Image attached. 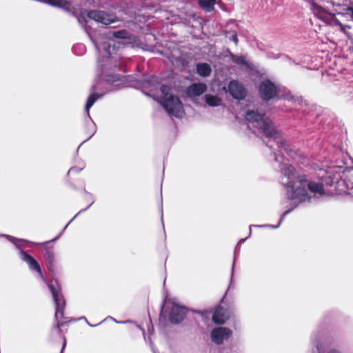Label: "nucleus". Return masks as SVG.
I'll return each mask as SVG.
<instances>
[{
  "instance_id": "nucleus-1",
  "label": "nucleus",
  "mask_w": 353,
  "mask_h": 353,
  "mask_svg": "<svg viewBox=\"0 0 353 353\" xmlns=\"http://www.w3.org/2000/svg\"><path fill=\"white\" fill-rule=\"evenodd\" d=\"M283 174L284 177L287 178L284 183L290 199L305 201L310 199L307 194V179L305 175H296L292 166L288 167Z\"/></svg>"
},
{
  "instance_id": "nucleus-2",
  "label": "nucleus",
  "mask_w": 353,
  "mask_h": 353,
  "mask_svg": "<svg viewBox=\"0 0 353 353\" xmlns=\"http://www.w3.org/2000/svg\"><path fill=\"white\" fill-rule=\"evenodd\" d=\"M234 309L233 303L229 301L225 294L219 305H216L212 311V321L216 325H223L232 314Z\"/></svg>"
},
{
  "instance_id": "nucleus-3",
  "label": "nucleus",
  "mask_w": 353,
  "mask_h": 353,
  "mask_svg": "<svg viewBox=\"0 0 353 353\" xmlns=\"http://www.w3.org/2000/svg\"><path fill=\"white\" fill-rule=\"evenodd\" d=\"M54 282L56 285H54L52 283H48V286L52 293L53 300L56 305L55 319L58 320L59 314L61 316L63 315V309L65 302L61 292V286L57 279H54Z\"/></svg>"
},
{
  "instance_id": "nucleus-4",
  "label": "nucleus",
  "mask_w": 353,
  "mask_h": 353,
  "mask_svg": "<svg viewBox=\"0 0 353 353\" xmlns=\"http://www.w3.org/2000/svg\"><path fill=\"white\" fill-rule=\"evenodd\" d=\"M259 94L263 101H269L279 97V89L271 80L265 79L259 85Z\"/></svg>"
},
{
  "instance_id": "nucleus-5",
  "label": "nucleus",
  "mask_w": 353,
  "mask_h": 353,
  "mask_svg": "<svg viewBox=\"0 0 353 353\" xmlns=\"http://www.w3.org/2000/svg\"><path fill=\"white\" fill-rule=\"evenodd\" d=\"M87 17L98 23L108 26L119 21L115 14L102 10H89Z\"/></svg>"
},
{
  "instance_id": "nucleus-6",
  "label": "nucleus",
  "mask_w": 353,
  "mask_h": 353,
  "mask_svg": "<svg viewBox=\"0 0 353 353\" xmlns=\"http://www.w3.org/2000/svg\"><path fill=\"white\" fill-rule=\"evenodd\" d=\"M161 104L169 114L179 117L183 110V104L178 97L169 96L161 101Z\"/></svg>"
},
{
  "instance_id": "nucleus-7",
  "label": "nucleus",
  "mask_w": 353,
  "mask_h": 353,
  "mask_svg": "<svg viewBox=\"0 0 353 353\" xmlns=\"http://www.w3.org/2000/svg\"><path fill=\"white\" fill-rule=\"evenodd\" d=\"M232 335V331L226 327L214 328L211 332V339L216 345H221L224 340L228 339Z\"/></svg>"
},
{
  "instance_id": "nucleus-8",
  "label": "nucleus",
  "mask_w": 353,
  "mask_h": 353,
  "mask_svg": "<svg viewBox=\"0 0 353 353\" xmlns=\"http://www.w3.org/2000/svg\"><path fill=\"white\" fill-rule=\"evenodd\" d=\"M228 92L235 99L243 100L247 95L245 88L236 81H232L228 85Z\"/></svg>"
},
{
  "instance_id": "nucleus-9",
  "label": "nucleus",
  "mask_w": 353,
  "mask_h": 353,
  "mask_svg": "<svg viewBox=\"0 0 353 353\" xmlns=\"http://www.w3.org/2000/svg\"><path fill=\"white\" fill-rule=\"evenodd\" d=\"M266 137H272L276 139L277 130L271 119L266 117L256 127Z\"/></svg>"
},
{
  "instance_id": "nucleus-10",
  "label": "nucleus",
  "mask_w": 353,
  "mask_h": 353,
  "mask_svg": "<svg viewBox=\"0 0 353 353\" xmlns=\"http://www.w3.org/2000/svg\"><path fill=\"white\" fill-rule=\"evenodd\" d=\"M185 316V308L175 304L171 308L169 320L172 323L178 324L183 321Z\"/></svg>"
},
{
  "instance_id": "nucleus-11",
  "label": "nucleus",
  "mask_w": 353,
  "mask_h": 353,
  "mask_svg": "<svg viewBox=\"0 0 353 353\" xmlns=\"http://www.w3.org/2000/svg\"><path fill=\"white\" fill-rule=\"evenodd\" d=\"M21 259L25 261L31 270L35 271L40 276L43 275L41 268L37 261L23 250L20 252Z\"/></svg>"
},
{
  "instance_id": "nucleus-12",
  "label": "nucleus",
  "mask_w": 353,
  "mask_h": 353,
  "mask_svg": "<svg viewBox=\"0 0 353 353\" xmlns=\"http://www.w3.org/2000/svg\"><path fill=\"white\" fill-rule=\"evenodd\" d=\"M207 90L204 83H194L187 88L186 94L190 97H199Z\"/></svg>"
},
{
  "instance_id": "nucleus-13",
  "label": "nucleus",
  "mask_w": 353,
  "mask_h": 353,
  "mask_svg": "<svg viewBox=\"0 0 353 353\" xmlns=\"http://www.w3.org/2000/svg\"><path fill=\"white\" fill-rule=\"evenodd\" d=\"M265 114H260L254 110H248L245 115V119L252 123L254 128H256L265 119Z\"/></svg>"
},
{
  "instance_id": "nucleus-14",
  "label": "nucleus",
  "mask_w": 353,
  "mask_h": 353,
  "mask_svg": "<svg viewBox=\"0 0 353 353\" xmlns=\"http://www.w3.org/2000/svg\"><path fill=\"white\" fill-rule=\"evenodd\" d=\"M307 190L314 194H319L321 196L325 194V190L323 183H316L307 179Z\"/></svg>"
},
{
  "instance_id": "nucleus-15",
  "label": "nucleus",
  "mask_w": 353,
  "mask_h": 353,
  "mask_svg": "<svg viewBox=\"0 0 353 353\" xmlns=\"http://www.w3.org/2000/svg\"><path fill=\"white\" fill-rule=\"evenodd\" d=\"M312 10H313L314 15L322 20L325 19L327 17V15L334 17V14L329 13L323 7L318 5L315 2H312Z\"/></svg>"
},
{
  "instance_id": "nucleus-16",
  "label": "nucleus",
  "mask_w": 353,
  "mask_h": 353,
  "mask_svg": "<svg viewBox=\"0 0 353 353\" xmlns=\"http://www.w3.org/2000/svg\"><path fill=\"white\" fill-rule=\"evenodd\" d=\"M196 72L203 77H209L212 72L210 65L207 63H200L196 66Z\"/></svg>"
},
{
  "instance_id": "nucleus-17",
  "label": "nucleus",
  "mask_w": 353,
  "mask_h": 353,
  "mask_svg": "<svg viewBox=\"0 0 353 353\" xmlns=\"http://www.w3.org/2000/svg\"><path fill=\"white\" fill-rule=\"evenodd\" d=\"M216 0H199L198 4L200 8L206 12H212L214 10Z\"/></svg>"
},
{
  "instance_id": "nucleus-18",
  "label": "nucleus",
  "mask_w": 353,
  "mask_h": 353,
  "mask_svg": "<svg viewBox=\"0 0 353 353\" xmlns=\"http://www.w3.org/2000/svg\"><path fill=\"white\" fill-rule=\"evenodd\" d=\"M205 99L206 103L212 107L219 106L221 104V99L215 95L205 94Z\"/></svg>"
},
{
  "instance_id": "nucleus-19",
  "label": "nucleus",
  "mask_w": 353,
  "mask_h": 353,
  "mask_svg": "<svg viewBox=\"0 0 353 353\" xmlns=\"http://www.w3.org/2000/svg\"><path fill=\"white\" fill-rule=\"evenodd\" d=\"M39 1L57 8H64L68 5L67 0H39Z\"/></svg>"
},
{
  "instance_id": "nucleus-20",
  "label": "nucleus",
  "mask_w": 353,
  "mask_h": 353,
  "mask_svg": "<svg viewBox=\"0 0 353 353\" xmlns=\"http://www.w3.org/2000/svg\"><path fill=\"white\" fill-rule=\"evenodd\" d=\"M101 97V95L98 94L97 93L92 94L89 96V97L87 99L85 109L87 112V114L89 115V110L90 108L93 105V104L95 103V101Z\"/></svg>"
},
{
  "instance_id": "nucleus-21",
  "label": "nucleus",
  "mask_w": 353,
  "mask_h": 353,
  "mask_svg": "<svg viewBox=\"0 0 353 353\" xmlns=\"http://www.w3.org/2000/svg\"><path fill=\"white\" fill-rule=\"evenodd\" d=\"M47 262V268L48 271L52 274V276H54L57 274V265L55 256L50 259H46Z\"/></svg>"
},
{
  "instance_id": "nucleus-22",
  "label": "nucleus",
  "mask_w": 353,
  "mask_h": 353,
  "mask_svg": "<svg viewBox=\"0 0 353 353\" xmlns=\"http://www.w3.org/2000/svg\"><path fill=\"white\" fill-rule=\"evenodd\" d=\"M50 242H46L45 243V253H44V257L46 259H50L53 256H54V247L52 245H48Z\"/></svg>"
},
{
  "instance_id": "nucleus-23",
  "label": "nucleus",
  "mask_w": 353,
  "mask_h": 353,
  "mask_svg": "<svg viewBox=\"0 0 353 353\" xmlns=\"http://www.w3.org/2000/svg\"><path fill=\"white\" fill-rule=\"evenodd\" d=\"M230 58H231V60L236 64L243 65H247V62L245 60V58L242 56H236V55H234V54H230Z\"/></svg>"
},
{
  "instance_id": "nucleus-24",
  "label": "nucleus",
  "mask_w": 353,
  "mask_h": 353,
  "mask_svg": "<svg viewBox=\"0 0 353 353\" xmlns=\"http://www.w3.org/2000/svg\"><path fill=\"white\" fill-rule=\"evenodd\" d=\"M112 34L115 38H119V39H129L130 38V34L126 30H121L113 32Z\"/></svg>"
},
{
  "instance_id": "nucleus-25",
  "label": "nucleus",
  "mask_w": 353,
  "mask_h": 353,
  "mask_svg": "<svg viewBox=\"0 0 353 353\" xmlns=\"http://www.w3.org/2000/svg\"><path fill=\"white\" fill-rule=\"evenodd\" d=\"M171 88L166 85H162L161 87V92L162 94V100H163L165 98H168L169 96H174L170 93Z\"/></svg>"
},
{
  "instance_id": "nucleus-26",
  "label": "nucleus",
  "mask_w": 353,
  "mask_h": 353,
  "mask_svg": "<svg viewBox=\"0 0 353 353\" xmlns=\"http://www.w3.org/2000/svg\"><path fill=\"white\" fill-rule=\"evenodd\" d=\"M70 321H72V320L63 321H61V322H57V323L55 325V327L59 330V334H61V332H62V330H61V327H63L64 325H65L66 324H68Z\"/></svg>"
},
{
  "instance_id": "nucleus-27",
  "label": "nucleus",
  "mask_w": 353,
  "mask_h": 353,
  "mask_svg": "<svg viewBox=\"0 0 353 353\" xmlns=\"http://www.w3.org/2000/svg\"><path fill=\"white\" fill-rule=\"evenodd\" d=\"M70 185L74 190H77V189H83V190H85L83 183V182L81 181H79L78 185L77 186H74L72 183H70Z\"/></svg>"
},
{
  "instance_id": "nucleus-28",
  "label": "nucleus",
  "mask_w": 353,
  "mask_h": 353,
  "mask_svg": "<svg viewBox=\"0 0 353 353\" xmlns=\"http://www.w3.org/2000/svg\"><path fill=\"white\" fill-rule=\"evenodd\" d=\"M230 40H232L235 43V45L237 46L239 41H238L237 35L236 34H232V35L231 36Z\"/></svg>"
},
{
  "instance_id": "nucleus-29",
  "label": "nucleus",
  "mask_w": 353,
  "mask_h": 353,
  "mask_svg": "<svg viewBox=\"0 0 353 353\" xmlns=\"http://www.w3.org/2000/svg\"><path fill=\"white\" fill-rule=\"evenodd\" d=\"M77 172V169L76 168H71L68 172V175L70 176L71 174L76 173Z\"/></svg>"
},
{
  "instance_id": "nucleus-30",
  "label": "nucleus",
  "mask_w": 353,
  "mask_h": 353,
  "mask_svg": "<svg viewBox=\"0 0 353 353\" xmlns=\"http://www.w3.org/2000/svg\"><path fill=\"white\" fill-rule=\"evenodd\" d=\"M347 10L351 12V17L353 19V8L347 7Z\"/></svg>"
},
{
  "instance_id": "nucleus-31",
  "label": "nucleus",
  "mask_w": 353,
  "mask_h": 353,
  "mask_svg": "<svg viewBox=\"0 0 353 353\" xmlns=\"http://www.w3.org/2000/svg\"><path fill=\"white\" fill-rule=\"evenodd\" d=\"M65 345H66V339L64 337L63 338V347H62V349H61V352H63V349L65 348Z\"/></svg>"
},
{
  "instance_id": "nucleus-32",
  "label": "nucleus",
  "mask_w": 353,
  "mask_h": 353,
  "mask_svg": "<svg viewBox=\"0 0 353 353\" xmlns=\"http://www.w3.org/2000/svg\"><path fill=\"white\" fill-rule=\"evenodd\" d=\"M328 353H341V352L336 349H333V350H331Z\"/></svg>"
},
{
  "instance_id": "nucleus-33",
  "label": "nucleus",
  "mask_w": 353,
  "mask_h": 353,
  "mask_svg": "<svg viewBox=\"0 0 353 353\" xmlns=\"http://www.w3.org/2000/svg\"><path fill=\"white\" fill-rule=\"evenodd\" d=\"M290 211H291V210H288L285 211V212L283 213V216L286 215V214H288Z\"/></svg>"
},
{
  "instance_id": "nucleus-34",
  "label": "nucleus",
  "mask_w": 353,
  "mask_h": 353,
  "mask_svg": "<svg viewBox=\"0 0 353 353\" xmlns=\"http://www.w3.org/2000/svg\"><path fill=\"white\" fill-rule=\"evenodd\" d=\"M280 145H279V147H281H281H284V146H285V143H284L283 141H281V142H280Z\"/></svg>"
},
{
  "instance_id": "nucleus-35",
  "label": "nucleus",
  "mask_w": 353,
  "mask_h": 353,
  "mask_svg": "<svg viewBox=\"0 0 353 353\" xmlns=\"http://www.w3.org/2000/svg\"><path fill=\"white\" fill-rule=\"evenodd\" d=\"M110 46H108V49H107V51H108V54H109V55H110V54H111V53H110Z\"/></svg>"
},
{
  "instance_id": "nucleus-36",
  "label": "nucleus",
  "mask_w": 353,
  "mask_h": 353,
  "mask_svg": "<svg viewBox=\"0 0 353 353\" xmlns=\"http://www.w3.org/2000/svg\"><path fill=\"white\" fill-rule=\"evenodd\" d=\"M268 225H267V227H268ZM269 226H270V227H272V228H277V226H270V225H269ZM261 227H266V225H262Z\"/></svg>"
},
{
  "instance_id": "nucleus-37",
  "label": "nucleus",
  "mask_w": 353,
  "mask_h": 353,
  "mask_svg": "<svg viewBox=\"0 0 353 353\" xmlns=\"http://www.w3.org/2000/svg\"><path fill=\"white\" fill-rule=\"evenodd\" d=\"M60 316H61V318H63V319H65V317H63V316H61V315L60 314Z\"/></svg>"
}]
</instances>
